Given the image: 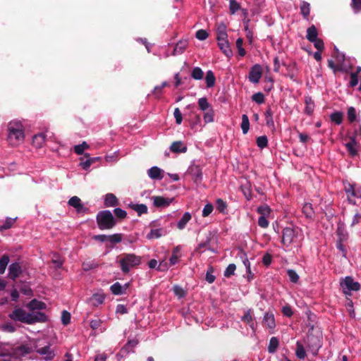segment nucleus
<instances>
[{
    "label": "nucleus",
    "instance_id": "f257e3e1",
    "mask_svg": "<svg viewBox=\"0 0 361 361\" xmlns=\"http://www.w3.org/2000/svg\"><path fill=\"white\" fill-rule=\"evenodd\" d=\"M8 317L13 321H18L26 324H33L46 321L45 314L39 312L27 313L22 308L15 309Z\"/></svg>",
    "mask_w": 361,
    "mask_h": 361
},
{
    "label": "nucleus",
    "instance_id": "f03ea898",
    "mask_svg": "<svg viewBox=\"0 0 361 361\" xmlns=\"http://www.w3.org/2000/svg\"><path fill=\"white\" fill-rule=\"evenodd\" d=\"M9 142L13 146H16L24 140V128L20 121H12L8 126Z\"/></svg>",
    "mask_w": 361,
    "mask_h": 361
},
{
    "label": "nucleus",
    "instance_id": "7ed1b4c3",
    "mask_svg": "<svg viewBox=\"0 0 361 361\" xmlns=\"http://www.w3.org/2000/svg\"><path fill=\"white\" fill-rule=\"evenodd\" d=\"M141 257L135 254L124 253L121 256L119 264L122 271L127 274L132 268L139 265Z\"/></svg>",
    "mask_w": 361,
    "mask_h": 361
},
{
    "label": "nucleus",
    "instance_id": "20e7f679",
    "mask_svg": "<svg viewBox=\"0 0 361 361\" xmlns=\"http://www.w3.org/2000/svg\"><path fill=\"white\" fill-rule=\"evenodd\" d=\"M97 223L101 230H109L116 225V220L110 211L104 210L97 215Z\"/></svg>",
    "mask_w": 361,
    "mask_h": 361
},
{
    "label": "nucleus",
    "instance_id": "39448f33",
    "mask_svg": "<svg viewBox=\"0 0 361 361\" xmlns=\"http://www.w3.org/2000/svg\"><path fill=\"white\" fill-rule=\"evenodd\" d=\"M300 232V229L298 227L288 226L284 228L282 232V243L285 246L288 247L296 241Z\"/></svg>",
    "mask_w": 361,
    "mask_h": 361
},
{
    "label": "nucleus",
    "instance_id": "423d86ee",
    "mask_svg": "<svg viewBox=\"0 0 361 361\" xmlns=\"http://www.w3.org/2000/svg\"><path fill=\"white\" fill-rule=\"evenodd\" d=\"M306 343L307 350L311 352L312 355H317V353L322 345L321 337L312 334H308L306 338Z\"/></svg>",
    "mask_w": 361,
    "mask_h": 361
},
{
    "label": "nucleus",
    "instance_id": "0eeeda50",
    "mask_svg": "<svg viewBox=\"0 0 361 361\" xmlns=\"http://www.w3.org/2000/svg\"><path fill=\"white\" fill-rule=\"evenodd\" d=\"M345 192L348 195V200L350 203L355 204V201L352 197L361 198V186L357 184L348 183L345 186Z\"/></svg>",
    "mask_w": 361,
    "mask_h": 361
},
{
    "label": "nucleus",
    "instance_id": "6e6552de",
    "mask_svg": "<svg viewBox=\"0 0 361 361\" xmlns=\"http://www.w3.org/2000/svg\"><path fill=\"white\" fill-rule=\"evenodd\" d=\"M262 75V67L259 64L253 66L249 73V80L251 82L257 83Z\"/></svg>",
    "mask_w": 361,
    "mask_h": 361
},
{
    "label": "nucleus",
    "instance_id": "1a4fd4ad",
    "mask_svg": "<svg viewBox=\"0 0 361 361\" xmlns=\"http://www.w3.org/2000/svg\"><path fill=\"white\" fill-rule=\"evenodd\" d=\"M341 285L346 288L348 290H359L360 285L358 282L354 281L353 279L350 276H346L345 279L341 283Z\"/></svg>",
    "mask_w": 361,
    "mask_h": 361
},
{
    "label": "nucleus",
    "instance_id": "9d476101",
    "mask_svg": "<svg viewBox=\"0 0 361 361\" xmlns=\"http://www.w3.org/2000/svg\"><path fill=\"white\" fill-rule=\"evenodd\" d=\"M68 204L75 208L78 213L86 212L87 209L81 203V200L77 197L73 196L68 200Z\"/></svg>",
    "mask_w": 361,
    "mask_h": 361
},
{
    "label": "nucleus",
    "instance_id": "9b49d317",
    "mask_svg": "<svg viewBox=\"0 0 361 361\" xmlns=\"http://www.w3.org/2000/svg\"><path fill=\"white\" fill-rule=\"evenodd\" d=\"M152 199L153 200V204L156 207H168L173 200L171 198H166L162 196H154Z\"/></svg>",
    "mask_w": 361,
    "mask_h": 361
},
{
    "label": "nucleus",
    "instance_id": "f8f14e48",
    "mask_svg": "<svg viewBox=\"0 0 361 361\" xmlns=\"http://www.w3.org/2000/svg\"><path fill=\"white\" fill-rule=\"evenodd\" d=\"M262 324L270 330H274L276 326L274 314L271 312H266L262 320Z\"/></svg>",
    "mask_w": 361,
    "mask_h": 361
},
{
    "label": "nucleus",
    "instance_id": "ddd939ff",
    "mask_svg": "<svg viewBox=\"0 0 361 361\" xmlns=\"http://www.w3.org/2000/svg\"><path fill=\"white\" fill-rule=\"evenodd\" d=\"M21 272V267L18 263H13L9 266L8 276L11 279L15 280L20 276Z\"/></svg>",
    "mask_w": 361,
    "mask_h": 361
},
{
    "label": "nucleus",
    "instance_id": "4468645a",
    "mask_svg": "<svg viewBox=\"0 0 361 361\" xmlns=\"http://www.w3.org/2000/svg\"><path fill=\"white\" fill-rule=\"evenodd\" d=\"M149 177L154 180H161L164 178V171L157 166H153L147 171Z\"/></svg>",
    "mask_w": 361,
    "mask_h": 361
},
{
    "label": "nucleus",
    "instance_id": "2eb2a0df",
    "mask_svg": "<svg viewBox=\"0 0 361 361\" xmlns=\"http://www.w3.org/2000/svg\"><path fill=\"white\" fill-rule=\"evenodd\" d=\"M350 142L345 144V147L347 148L350 155L351 157H355L357 154V142L355 137H350Z\"/></svg>",
    "mask_w": 361,
    "mask_h": 361
},
{
    "label": "nucleus",
    "instance_id": "dca6fc26",
    "mask_svg": "<svg viewBox=\"0 0 361 361\" xmlns=\"http://www.w3.org/2000/svg\"><path fill=\"white\" fill-rule=\"evenodd\" d=\"M241 320L249 324L250 328L255 331V325L254 323V317L252 316V312L251 310H247L245 312L244 315L241 317Z\"/></svg>",
    "mask_w": 361,
    "mask_h": 361
},
{
    "label": "nucleus",
    "instance_id": "f3484780",
    "mask_svg": "<svg viewBox=\"0 0 361 361\" xmlns=\"http://www.w3.org/2000/svg\"><path fill=\"white\" fill-rule=\"evenodd\" d=\"M217 41L218 45L224 54L228 57L231 56L232 55V51L230 48L227 38L224 39H219Z\"/></svg>",
    "mask_w": 361,
    "mask_h": 361
},
{
    "label": "nucleus",
    "instance_id": "a211bd4d",
    "mask_svg": "<svg viewBox=\"0 0 361 361\" xmlns=\"http://www.w3.org/2000/svg\"><path fill=\"white\" fill-rule=\"evenodd\" d=\"M37 352L41 355L44 356V360L49 361L53 359L54 353L51 350L49 346H45L37 350Z\"/></svg>",
    "mask_w": 361,
    "mask_h": 361
},
{
    "label": "nucleus",
    "instance_id": "6ab92c4d",
    "mask_svg": "<svg viewBox=\"0 0 361 361\" xmlns=\"http://www.w3.org/2000/svg\"><path fill=\"white\" fill-rule=\"evenodd\" d=\"M85 157L87 158L86 160H83V159H81L80 166L82 167L83 169L87 170L90 166L94 163L97 161H99L100 159V157H90L89 154H85Z\"/></svg>",
    "mask_w": 361,
    "mask_h": 361
},
{
    "label": "nucleus",
    "instance_id": "aec40b11",
    "mask_svg": "<svg viewBox=\"0 0 361 361\" xmlns=\"http://www.w3.org/2000/svg\"><path fill=\"white\" fill-rule=\"evenodd\" d=\"M171 150L175 153L186 152L187 147L181 142L176 141L171 144L170 147Z\"/></svg>",
    "mask_w": 361,
    "mask_h": 361
},
{
    "label": "nucleus",
    "instance_id": "412c9836",
    "mask_svg": "<svg viewBox=\"0 0 361 361\" xmlns=\"http://www.w3.org/2000/svg\"><path fill=\"white\" fill-rule=\"evenodd\" d=\"M127 288L128 284H126L125 286H123L118 282H116L110 287V289L112 293L114 295H122L125 293Z\"/></svg>",
    "mask_w": 361,
    "mask_h": 361
},
{
    "label": "nucleus",
    "instance_id": "4be33fe9",
    "mask_svg": "<svg viewBox=\"0 0 361 361\" xmlns=\"http://www.w3.org/2000/svg\"><path fill=\"white\" fill-rule=\"evenodd\" d=\"M46 135L44 133L35 135L32 138V145L37 148H40L44 145Z\"/></svg>",
    "mask_w": 361,
    "mask_h": 361
},
{
    "label": "nucleus",
    "instance_id": "5701e85b",
    "mask_svg": "<svg viewBox=\"0 0 361 361\" xmlns=\"http://www.w3.org/2000/svg\"><path fill=\"white\" fill-rule=\"evenodd\" d=\"M189 173L195 182L201 180L202 171L199 166H192L189 169Z\"/></svg>",
    "mask_w": 361,
    "mask_h": 361
},
{
    "label": "nucleus",
    "instance_id": "b1692460",
    "mask_svg": "<svg viewBox=\"0 0 361 361\" xmlns=\"http://www.w3.org/2000/svg\"><path fill=\"white\" fill-rule=\"evenodd\" d=\"M305 113L307 115H312L314 109V103L310 97L305 98Z\"/></svg>",
    "mask_w": 361,
    "mask_h": 361
},
{
    "label": "nucleus",
    "instance_id": "393cba45",
    "mask_svg": "<svg viewBox=\"0 0 361 361\" xmlns=\"http://www.w3.org/2000/svg\"><path fill=\"white\" fill-rule=\"evenodd\" d=\"M188 42L187 40H180L173 49V55L180 54L187 48Z\"/></svg>",
    "mask_w": 361,
    "mask_h": 361
},
{
    "label": "nucleus",
    "instance_id": "a878e982",
    "mask_svg": "<svg viewBox=\"0 0 361 361\" xmlns=\"http://www.w3.org/2000/svg\"><path fill=\"white\" fill-rule=\"evenodd\" d=\"M164 233L163 228H152L150 232L147 235L148 240H152L161 237Z\"/></svg>",
    "mask_w": 361,
    "mask_h": 361
},
{
    "label": "nucleus",
    "instance_id": "bb28decb",
    "mask_svg": "<svg viewBox=\"0 0 361 361\" xmlns=\"http://www.w3.org/2000/svg\"><path fill=\"white\" fill-rule=\"evenodd\" d=\"M27 307L34 312L35 310L45 309L46 304L42 302L37 301V300H32L28 303Z\"/></svg>",
    "mask_w": 361,
    "mask_h": 361
},
{
    "label": "nucleus",
    "instance_id": "cd10ccee",
    "mask_svg": "<svg viewBox=\"0 0 361 361\" xmlns=\"http://www.w3.org/2000/svg\"><path fill=\"white\" fill-rule=\"evenodd\" d=\"M129 207L135 211L139 216L147 213V207L144 204H132Z\"/></svg>",
    "mask_w": 361,
    "mask_h": 361
},
{
    "label": "nucleus",
    "instance_id": "c85d7f7f",
    "mask_svg": "<svg viewBox=\"0 0 361 361\" xmlns=\"http://www.w3.org/2000/svg\"><path fill=\"white\" fill-rule=\"evenodd\" d=\"M137 340H130L122 348L121 350V353H129L137 345Z\"/></svg>",
    "mask_w": 361,
    "mask_h": 361
},
{
    "label": "nucleus",
    "instance_id": "c756f323",
    "mask_svg": "<svg viewBox=\"0 0 361 361\" xmlns=\"http://www.w3.org/2000/svg\"><path fill=\"white\" fill-rule=\"evenodd\" d=\"M104 203L106 207H114L117 205L118 202L116 197L114 194L108 193L106 195Z\"/></svg>",
    "mask_w": 361,
    "mask_h": 361
},
{
    "label": "nucleus",
    "instance_id": "7c9ffc66",
    "mask_svg": "<svg viewBox=\"0 0 361 361\" xmlns=\"http://www.w3.org/2000/svg\"><path fill=\"white\" fill-rule=\"evenodd\" d=\"M191 218V214L189 212H185L177 224L178 228L180 230L183 229Z\"/></svg>",
    "mask_w": 361,
    "mask_h": 361
},
{
    "label": "nucleus",
    "instance_id": "2f4dec72",
    "mask_svg": "<svg viewBox=\"0 0 361 361\" xmlns=\"http://www.w3.org/2000/svg\"><path fill=\"white\" fill-rule=\"evenodd\" d=\"M104 295L103 294H94L90 299V302L93 306H97L104 302Z\"/></svg>",
    "mask_w": 361,
    "mask_h": 361
},
{
    "label": "nucleus",
    "instance_id": "473e14b6",
    "mask_svg": "<svg viewBox=\"0 0 361 361\" xmlns=\"http://www.w3.org/2000/svg\"><path fill=\"white\" fill-rule=\"evenodd\" d=\"M227 38L226 27L224 24L221 23L218 25L216 31V39H224Z\"/></svg>",
    "mask_w": 361,
    "mask_h": 361
},
{
    "label": "nucleus",
    "instance_id": "72a5a7b5",
    "mask_svg": "<svg viewBox=\"0 0 361 361\" xmlns=\"http://www.w3.org/2000/svg\"><path fill=\"white\" fill-rule=\"evenodd\" d=\"M317 30L314 25H312L307 30V39L311 42L314 41L316 39H317Z\"/></svg>",
    "mask_w": 361,
    "mask_h": 361
},
{
    "label": "nucleus",
    "instance_id": "f704fd0d",
    "mask_svg": "<svg viewBox=\"0 0 361 361\" xmlns=\"http://www.w3.org/2000/svg\"><path fill=\"white\" fill-rule=\"evenodd\" d=\"M302 213L307 218L312 219L314 216V212L312 208V204L305 203L302 207Z\"/></svg>",
    "mask_w": 361,
    "mask_h": 361
},
{
    "label": "nucleus",
    "instance_id": "c9c22d12",
    "mask_svg": "<svg viewBox=\"0 0 361 361\" xmlns=\"http://www.w3.org/2000/svg\"><path fill=\"white\" fill-rule=\"evenodd\" d=\"M295 354L297 357H298L299 359L303 360L306 357L305 348L300 341H298L296 343Z\"/></svg>",
    "mask_w": 361,
    "mask_h": 361
},
{
    "label": "nucleus",
    "instance_id": "e433bc0d",
    "mask_svg": "<svg viewBox=\"0 0 361 361\" xmlns=\"http://www.w3.org/2000/svg\"><path fill=\"white\" fill-rule=\"evenodd\" d=\"M300 11L302 16L307 19L310 13V5L309 3L302 1L300 6Z\"/></svg>",
    "mask_w": 361,
    "mask_h": 361
},
{
    "label": "nucleus",
    "instance_id": "4c0bfd02",
    "mask_svg": "<svg viewBox=\"0 0 361 361\" xmlns=\"http://www.w3.org/2000/svg\"><path fill=\"white\" fill-rule=\"evenodd\" d=\"M198 105L200 107V109L202 111H208L209 109H212L208 102L207 98L202 97L198 99Z\"/></svg>",
    "mask_w": 361,
    "mask_h": 361
},
{
    "label": "nucleus",
    "instance_id": "58836bf2",
    "mask_svg": "<svg viewBox=\"0 0 361 361\" xmlns=\"http://www.w3.org/2000/svg\"><path fill=\"white\" fill-rule=\"evenodd\" d=\"M205 80H206L207 86L208 87H212L214 85L215 77L212 71H208L207 72Z\"/></svg>",
    "mask_w": 361,
    "mask_h": 361
},
{
    "label": "nucleus",
    "instance_id": "ea45409f",
    "mask_svg": "<svg viewBox=\"0 0 361 361\" xmlns=\"http://www.w3.org/2000/svg\"><path fill=\"white\" fill-rule=\"evenodd\" d=\"M279 346V340L276 337L271 338L268 346V351L270 353H274Z\"/></svg>",
    "mask_w": 361,
    "mask_h": 361
},
{
    "label": "nucleus",
    "instance_id": "a19ab883",
    "mask_svg": "<svg viewBox=\"0 0 361 361\" xmlns=\"http://www.w3.org/2000/svg\"><path fill=\"white\" fill-rule=\"evenodd\" d=\"M241 128L243 134H246L250 128V121L248 116L246 114L242 116Z\"/></svg>",
    "mask_w": 361,
    "mask_h": 361
},
{
    "label": "nucleus",
    "instance_id": "79ce46f5",
    "mask_svg": "<svg viewBox=\"0 0 361 361\" xmlns=\"http://www.w3.org/2000/svg\"><path fill=\"white\" fill-rule=\"evenodd\" d=\"M123 235L121 233H115L107 236V241L114 245L121 242Z\"/></svg>",
    "mask_w": 361,
    "mask_h": 361
},
{
    "label": "nucleus",
    "instance_id": "37998d69",
    "mask_svg": "<svg viewBox=\"0 0 361 361\" xmlns=\"http://www.w3.org/2000/svg\"><path fill=\"white\" fill-rule=\"evenodd\" d=\"M51 262L54 264L56 268L59 269L63 266V259L56 253H54L51 258Z\"/></svg>",
    "mask_w": 361,
    "mask_h": 361
},
{
    "label": "nucleus",
    "instance_id": "c03bdc74",
    "mask_svg": "<svg viewBox=\"0 0 361 361\" xmlns=\"http://www.w3.org/2000/svg\"><path fill=\"white\" fill-rule=\"evenodd\" d=\"M90 146L86 142H83L80 145H75L74 147V151L77 154H82L85 149H89Z\"/></svg>",
    "mask_w": 361,
    "mask_h": 361
},
{
    "label": "nucleus",
    "instance_id": "a18cd8bd",
    "mask_svg": "<svg viewBox=\"0 0 361 361\" xmlns=\"http://www.w3.org/2000/svg\"><path fill=\"white\" fill-rule=\"evenodd\" d=\"M204 75V73L202 70L199 67H195L193 68L191 76L195 80H201L202 79Z\"/></svg>",
    "mask_w": 361,
    "mask_h": 361
},
{
    "label": "nucleus",
    "instance_id": "49530a36",
    "mask_svg": "<svg viewBox=\"0 0 361 361\" xmlns=\"http://www.w3.org/2000/svg\"><path fill=\"white\" fill-rule=\"evenodd\" d=\"M214 116V111L212 109L204 111L203 117H204V121L205 123H209L213 122Z\"/></svg>",
    "mask_w": 361,
    "mask_h": 361
},
{
    "label": "nucleus",
    "instance_id": "de8ad7c7",
    "mask_svg": "<svg viewBox=\"0 0 361 361\" xmlns=\"http://www.w3.org/2000/svg\"><path fill=\"white\" fill-rule=\"evenodd\" d=\"M236 269V266L234 264H230L224 271V275L226 278H229L231 276L234 275L235 271Z\"/></svg>",
    "mask_w": 361,
    "mask_h": 361
},
{
    "label": "nucleus",
    "instance_id": "09e8293b",
    "mask_svg": "<svg viewBox=\"0 0 361 361\" xmlns=\"http://www.w3.org/2000/svg\"><path fill=\"white\" fill-rule=\"evenodd\" d=\"M9 262V258L7 255H4L0 259V274H4Z\"/></svg>",
    "mask_w": 361,
    "mask_h": 361
},
{
    "label": "nucleus",
    "instance_id": "8fccbe9b",
    "mask_svg": "<svg viewBox=\"0 0 361 361\" xmlns=\"http://www.w3.org/2000/svg\"><path fill=\"white\" fill-rule=\"evenodd\" d=\"M229 1V10L231 14H234L240 8V4L235 0Z\"/></svg>",
    "mask_w": 361,
    "mask_h": 361
},
{
    "label": "nucleus",
    "instance_id": "3c124183",
    "mask_svg": "<svg viewBox=\"0 0 361 361\" xmlns=\"http://www.w3.org/2000/svg\"><path fill=\"white\" fill-rule=\"evenodd\" d=\"M1 329L6 332L12 333L16 331V327L12 323L8 322L2 324L1 326Z\"/></svg>",
    "mask_w": 361,
    "mask_h": 361
},
{
    "label": "nucleus",
    "instance_id": "603ef678",
    "mask_svg": "<svg viewBox=\"0 0 361 361\" xmlns=\"http://www.w3.org/2000/svg\"><path fill=\"white\" fill-rule=\"evenodd\" d=\"M266 123L268 126H274V121L272 118V111L269 108L265 113Z\"/></svg>",
    "mask_w": 361,
    "mask_h": 361
},
{
    "label": "nucleus",
    "instance_id": "864d4df0",
    "mask_svg": "<svg viewBox=\"0 0 361 361\" xmlns=\"http://www.w3.org/2000/svg\"><path fill=\"white\" fill-rule=\"evenodd\" d=\"M82 267L84 271H89L96 268L97 267V264L92 261H87L84 262Z\"/></svg>",
    "mask_w": 361,
    "mask_h": 361
},
{
    "label": "nucleus",
    "instance_id": "5fc2aeb1",
    "mask_svg": "<svg viewBox=\"0 0 361 361\" xmlns=\"http://www.w3.org/2000/svg\"><path fill=\"white\" fill-rule=\"evenodd\" d=\"M252 99L257 104H263L264 102V96L262 92H257L252 96Z\"/></svg>",
    "mask_w": 361,
    "mask_h": 361
},
{
    "label": "nucleus",
    "instance_id": "6e6d98bb",
    "mask_svg": "<svg viewBox=\"0 0 361 361\" xmlns=\"http://www.w3.org/2000/svg\"><path fill=\"white\" fill-rule=\"evenodd\" d=\"M287 274L293 283H297L299 280V276L298 274L293 269H288L287 271Z\"/></svg>",
    "mask_w": 361,
    "mask_h": 361
},
{
    "label": "nucleus",
    "instance_id": "4d7b16f0",
    "mask_svg": "<svg viewBox=\"0 0 361 361\" xmlns=\"http://www.w3.org/2000/svg\"><path fill=\"white\" fill-rule=\"evenodd\" d=\"M331 119L336 124H341L343 120V115L341 113L336 112L331 114Z\"/></svg>",
    "mask_w": 361,
    "mask_h": 361
},
{
    "label": "nucleus",
    "instance_id": "13d9d810",
    "mask_svg": "<svg viewBox=\"0 0 361 361\" xmlns=\"http://www.w3.org/2000/svg\"><path fill=\"white\" fill-rule=\"evenodd\" d=\"M268 140L267 136H259L257 139V144L259 148H264L267 145Z\"/></svg>",
    "mask_w": 361,
    "mask_h": 361
},
{
    "label": "nucleus",
    "instance_id": "bf43d9fd",
    "mask_svg": "<svg viewBox=\"0 0 361 361\" xmlns=\"http://www.w3.org/2000/svg\"><path fill=\"white\" fill-rule=\"evenodd\" d=\"M61 322L64 325H67L71 322V314L66 310H63L61 314Z\"/></svg>",
    "mask_w": 361,
    "mask_h": 361
},
{
    "label": "nucleus",
    "instance_id": "052dcab7",
    "mask_svg": "<svg viewBox=\"0 0 361 361\" xmlns=\"http://www.w3.org/2000/svg\"><path fill=\"white\" fill-rule=\"evenodd\" d=\"M178 251H179L178 247H176L173 250V254L170 258V264L171 265H174L178 262V258H179V256L178 255Z\"/></svg>",
    "mask_w": 361,
    "mask_h": 361
},
{
    "label": "nucleus",
    "instance_id": "680f3d73",
    "mask_svg": "<svg viewBox=\"0 0 361 361\" xmlns=\"http://www.w3.org/2000/svg\"><path fill=\"white\" fill-rule=\"evenodd\" d=\"M347 114H348V118L350 122L352 123L354 121H355V119H356V111H355V108L350 107L348 109Z\"/></svg>",
    "mask_w": 361,
    "mask_h": 361
},
{
    "label": "nucleus",
    "instance_id": "e2e57ef3",
    "mask_svg": "<svg viewBox=\"0 0 361 361\" xmlns=\"http://www.w3.org/2000/svg\"><path fill=\"white\" fill-rule=\"evenodd\" d=\"M114 212L116 216L121 219H125L127 216L126 212L121 208H116Z\"/></svg>",
    "mask_w": 361,
    "mask_h": 361
},
{
    "label": "nucleus",
    "instance_id": "0e129e2a",
    "mask_svg": "<svg viewBox=\"0 0 361 361\" xmlns=\"http://www.w3.org/2000/svg\"><path fill=\"white\" fill-rule=\"evenodd\" d=\"M351 6L355 13L361 11V0H352Z\"/></svg>",
    "mask_w": 361,
    "mask_h": 361
},
{
    "label": "nucleus",
    "instance_id": "69168bd1",
    "mask_svg": "<svg viewBox=\"0 0 361 361\" xmlns=\"http://www.w3.org/2000/svg\"><path fill=\"white\" fill-rule=\"evenodd\" d=\"M213 205L212 204H207L204 206L202 210V216H208L213 211Z\"/></svg>",
    "mask_w": 361,
    "mask_h": 361
},
{
    "label": "nucleus",
    "instance_id": "338daca9",
    "mask_svg": "<svg viewBox=\"0 0 361 361\" xmlns=\"http://www.w3.org/2000/svg\"><path fill=\"white\" fill-rule=\"evenodd\" d=\"M258 213H259L262 216H266L269 215L270 213V209L268 206H260L257 209Z\"/></svg>",
    "mask_w": 361,
    "mask_h": 361
},
{
    "label": "nucleus",
    "instance_id": "774afa93",
    "mask_svg": "<svg viewBox=\"0 0 361 361\" xmlns=\"http://www.w3.org/2000/svg\"><path fill=\"white\" fill-rule=\"evenodd\" d=\"M196 37L200 40H204L208 37V33L204 30H199L195 34Z\"/></svg>",
    "mask_w": 361,
    "mask_h": 361
}]
</instances>
